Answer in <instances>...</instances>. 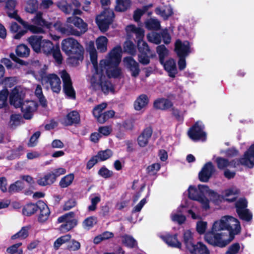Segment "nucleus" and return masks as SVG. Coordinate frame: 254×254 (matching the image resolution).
Wrapping results in <instances>:
<instances>
[{
    "instance_id": "obj_59",
    "label": "nucleus",
    "mask_w": 254,
    "mask_h": 254,
    "mask_svg": "<svg viewBox=\"0 0 254 254\" xmlns=\"http://www.w3.org/2000/svg\"><path fill=\"white\" fill-rule=\"evenodd\" d=\"M66 249L69 251H77L80 249V243L75 239H71L68 242Z\"/></svg>"
},
{
    "instance_id": "obj_58",
    "label": "nucleus",
    "mask_w": 254,
    "mask_h": 254,
    "mask_svg": "<svg viewBox=\"0 0 254 254\" xmlns=\"http://www.w3.org/2000/svg\"><path fill=\"white\" fill-rule=\"evenodd\" d=\"M199 194L198 190L192 186H190L188 189V197L190 199L196 200L199 196Z\"/></svg>"
},
{
    "instance_id": "obj_32",
    "label": "nucleus",
    "mask_w": 254,
    "mask_h": 254,
    "mask_svg": "<svg viewBox=\"0 0 254 254\" xmlns=\"http://www.w3.org/2000/svg\"><path fill=\"white\" fill-rule=\"evenodd\" d=\"M56 181L55 177L51 172L47 173L43 177L40 178L37 181V183L41 186L51 185Z\"/></svg>"
},
{
    "instance_id": "obj_30",
    "label": "nucleus",
    "mask_w": 254,
    "mask_h": 254,
    "mask_svg": "<svg viewBox=\"0 0 254 254\" xmlns=\"http://www.w3.org/2000/svg\"><path fill=\"white\" fill-rule=\"evenodd\" d=\"M164 67L169 72V75L171 77H175L177 73L176 64L173 59H169L164 63Z\"/></svg>"
},
{
    "instance_id": "obj_40",
    "label": "nucleus",
    "mask_w": 254,
    "mask_h": 254,
    "mask_svg": "<svg viewBox=\"0 0 254 254\" xmlns=\"http://www.w3.org/2000/svg\"><path fill=\"white\" fill-rule=\"evenodd\" d=\"M74 178V175L72 173L69 174L63 177L59 185L62 188H65L69 186L72 183Z\"/></svg>"
},
{
    "instance_id": "obj_12",
    "label": "nucleus",
    "mask_w": 254,
    "mask_h": 254,
    "mask_svg": "<svg viewBox=\"0 0 254 254\" xmlns=\"http://www.w3.org/2000/svg\"><path fill=\"white\" fill-rule=\"evenodd\" d=\"M175 51L178 57H187L190 53V44L188 41L183 42L180 39L176 40L175 44Z\"/></svg>"
},
{
    "instance_id": "obj_15",
    "label": "nucleus",
    "mask_w": 254,
    "mask_h": 254,
    "mask_svg": "<svg viewBox=\"0 0 254 254\" xmlns=\"http://www.w3.org/2000/svg\"><path fill=\"white\" fill-rule=\"evenodd\" d=\"M24 30H21L17 34H15L13 38L15 39H20L24 35H25L28 30H29L33 33H42L44 32L42 28L37 26L29 24L27 22L25 21L23 24Z\"/></svg>"
},
{
    "instance_id": "obj_54",
    "label": "nucleus",
    "mask_w": 254,
    "mask_h": 254,
    "mask_svg": "<svg viewBox=\"0 0 254 254\" xmlns=\"http://www.w3.org/2000/svg\"><path fill=\"white\" fill-rule=\"evenodd\" d=\"M236 212L238 214L239 218L243 220L249 222L252 219V213L248 209L241 211L238 210V211Z\"/></svg>"
},
{
    "instance_id": "obj_56",
    "label": "nucleus",
    "mask_w": 254,
    "mask_h": 254,
    "mask_svg": "<svg viewBox=\"0 0 254 254\" xmlns=\"http://www.w3.org/2000/svg\"><path fill=\"white\" fill-rule=\"evenodd\" d=\"M148 41L157 45L159 44L161 42V36L159 33L153 32L149 33L147 35Z\"/></svg>"
},
{
    "instance_id": "obj_28",
    "label": "nucleus",
    "mask_w": 254,
    "mask_h": 254,
    "mask_svg": "<svg viewBox=\"0 0 254 254\" xmlns=\"http://www.w3.org/2000/svg\"><path fill=\"white\" fill-rule=\"evenodd\" d=\"M183 242L186 249L189 251L194 245L193 234L190 230L184 231Z\"/></svg>"
},
{
    "instance_id": "obj_27",
    "label": "nucleus",
    "mask_w": 254,
    "mask_h": 254,
    "mask_svg": "<svg viewBox=\"0 0 254 254\" xmlns=\"http://www.w3.org/2000/svg\"><path fill=\"white\" fill-rule=\"evenodd\" d=\"M191 254H209L210 252L206 246L200 242L194 244L189 251Z\"/></svg>"
},
{
    "instance_id": "obj_57",
    "label": "nucleus",
    "mask_w": 254,
    "mask_h": 254,
    "mask_svg": "<svg viewBox=\"0 0 254 254\" xmlns=\"http://www.w3.org/2000/svg\"><path fill=\"white\" fill-rule=\"evenodd\" d=\"M98 174L104 179H108L113 176V172L109 170L105 166H103L98 170Z\"/></svg>"
},
{
    "instance_id": "obj_16",
    "label": "nucleus",
    "mask_w": 254,
    "mask_h": 254,
    "mask_svg": "<svg viewBox=\"0 0 254 254\" xmlns=\"http://www.w3.org/2000/svg\"><path fill=\"white\" fill-rule=\"evenodd\" d=\"M124 62L126 63L127 67L131 72V75L132 77H137L140 71L138 63L132 57L125 58Z\"/></svg>"
},
{
    "instance_id": "obj_6",
    "label": "nucleus",
    "mask_w": 254,
    "mask_h": 254,
    "mask_svg": "<svg viewBox=\"0 0 254 254\" xmlns=\"http://www.w3.org/2000/svg\"><path fill=\"white\" fill-rule=\"evenodd\" d=\"M105 78L104 69L100 70L98 74H94L91 81L93 89L95 90L101 89L106 95H107L109 92H114V87L111 82L108 80H104Z\"/></svg>"
},
{
    "instance_id": "obj_5",
    "label": "nucleus",
    "mask_w": 254,
    "mask_h": 254,
    "mask_svg": "<svg viewBox=\"0 0 254 254\" xmlns=\"http://www.w3.org/2000/svg\"><path fill=\"white\" fill-rule=\"evenodd\" d=\"M218 221L219 230H227L229 232V238L232 241L236 235L241 232V225L239 220L231 216H225Z\"/></svg>"
},
{
    "instance_id": "obj_1",
    "label": "nucleus",
    "mask_w": 254,
    "mask_h": 254,
    "mask_svg": "<svg viewBox=\"0 0 254 254\" xmlns=\"http://www.w3.org/2000/svg\"><path fill=\"white\" fill-rule=\"evenodd\" d=\"M122 49L118 45L114 47L109 53V58L100 62V69H106L109 78H119L122 73V69L118 66L121 61Z\"/></svg>"
},
{
    "instance_id": "obj_17",
    "label": "nucleus",
    "mask_w": 254,
    "mask_h": 254,
    "mask_svg": "<svg viewBox=\"0 0 254 254\" xmlns=\"http://www.w3.org/2000/svg\"><path fill=\"white\" fill-rule=\"evenodd\" d=\"M21 108L23 117L26 120H30L33 117V112L36 109V104L32 101H27L22 103Z\"/></svg>"
},
{
    "instance_id": "obj_4",
    "label": "nucleus",
    "mask_w": 254,
    "mask_h": 254,
    "mask_svg": "<svg viewBox=\"0 0 254 254\" xmlns=\"http://www.w3.org/2000/svg\"><path fill=\"white\" fill-rule=\"evenodd\" d=\"M218 221H215L212 225L210 230L207 231L204 235L205 241L209 244L219 248H224L231 241L230 239H223L225 236H227V234L224 233H218V232L222 230L219 229V225H218Z\"/></svg>"
},
{
    "instance_id": "obj_33",
    "label": "nucleus",
    "mask_w": 254,
    "mask_h": 254,
    "mask_svg": "<svg viewBox=\"0 0 254 254\" xmlns=\"http://www.w3.org/2000/svg\"><path fill=\"white\" fill-rule=\"evenodd\" d=\"M30 50L25 44H22L18 45L15 49L16 56L21 58H27L30 55Z\"/></svg>"
},
{
    "instance_id": "obj_46",
    "label": "nucleus",
    "mask_w": 254,
    "mask_h": 254,
    "mask_svg": "<svg viewBox=\"0 0 254 254\" xmlns=\"http://www.w3.org/2000/svg\"><path fill=\"white\" fill-rule=\"evenodd\" d=\"M156 52L159 56V61L163 64L165 58L168 54V50L164 45H159L156 48Z\"/></svg>"
},
{
    "instance_id": "obj_34",
    "label": "nucleus",
    "mask_w": 254,
    "mask_h": 254,
    "mask_svg": "<svg viewBox=\"0 0 254 254\" xmlns=\"http://www.w3.org/2000/svg\"><path fill=\"white\" fill-rule=\"evenodd\" d=\"M156 11L165 20L168 19L173 14V9L170 5H166L162 8L157 7Z\"/></svg>"
},
{
    "instance_id": "obj_62",
    "label": "nucleus",
    "mask_w": 254,
    "mask_h": 254,
    "mask_svg": "<svg viewBox=\"0 0 254 254\" xmlns=\"http://www.w3.org/2000/svg\"><path fill=\"white\" fill-rule=\"evenodd\" d=\"M196 200L201 203L202 207L205 210L209 209V200L204 194H200Z\"/></svg>"
},
{
    "instance_id": "obj_26",
    "label": "nucleus",
    "mask_w": 254,
    "mask_h": 254,
    "mask_svg": "<svg viewBox=\"0 0 254 254\" xmlns=\"http://www.w3.org/2000/svg\"><path fill=\"white\" fill-rule=\"evenodd\" d=\"M149 102L148 96L144 94L139 95L133 103L134 108L136 111H140L147 106Z\"/></svg>"
},
{
    "instance_id": "obj_38",
    "label": "nucleus",
    "mask_w": 254,
    "mask_h": 254,
    "mask_svg": "<svg viewBox=\"0 0 254 254\" xmlns=\"http://www.w3.org/2000/svg\"><path fill=\"white\" fill-rule=\"evenodd\" d=\"M29 226L22 227L21 230L11 237V240L19 239L24 240L28 237L29 235Z\"/></svg>"
},
{
    "instance_id": "obj_43",
    "label": "nucleus",
    "mask_w": 254,
    "mask_h": 254,
    "mask_svg": "<svg viewBox=\"0 0 254 254\" xmlns=\"http://www.w3.org/2000/svg\"><path fill=\"white\" fill-rule=\"evenodd\" d=\"M24 188V183L22 181H17L9 186L8 191L9 193L18 192L22 190Z\"/></svg>"
},
{
    "instance_id": "obj_35",
    "label": "nucleus",
    "mask_w": 254,
    "mask_h": 254,
    "mask_svg": "<svg viewBox=\"0 0 254 254\" xmlns=\"http://www.w3.org/2000/svg\"><path fill=\"white\" fill-rule=\"evenodd\" d=\"M54 46L53 43L50 40H43L40 47V53H43L47 56L51 55Z\"/></svg>"
},
{
    "instance_id": "obj_64",
    "label": "nucleus",
    "mask_w": 254,
    "mask_h": 254,
    "mask_svg": "<svg viewBox=\"0 0 254 254\" xmlns=\"http://www.w3.org/2000/svg\"><path fill=\"white\" fill-rule=\"evenodd\" d=\"M240 249L239 243H235L231 245L226 252V254H237Z\"/></svg>"
},
{
    "instance_id": "obj_50",
    "label": "nucleus",
    "mask_w": 254,
    "mask_h": 254,
    "mask_svg": "<svg viewBox=\"0 0 254 254\" xmlns=\"http://www.w3.org/2000/svg\"><path fill=\"white\" fill-rule=\"evenodd\" d=\"M122 242L126 246L130 248H135L137 245L136 241L132 237L128 235L124 236Z\"/></svg>"
},
{
    "instance_id": "obj_41",
    "label": "nucleus",
    "mask_w": 254,
    "mask_h": 254,
    "mask_svg": "<svg viewBox=\"0 0 254 254\" xmlns=\"http://www.w3.org/2000/svg\"><path fill=\"white\" fill-rule=\"evenodd\" d=\"M9 92L7 88L5 87L0 91V109L6 107L7 104V98Z\"/></svg>"
},
{
    "instance_id": "obj_55",
    "label": "nucleus",
    "mask_w": 254,
    "mask_h": 254,
    "mask_svg": "<svg viewBox=\"0 0 254 254\" xmlns=\"http://www.w3.org/2000/svg\"><path fill=\"white\" fill-rule=\"evenodd\" d=\"M51 55H52L53 58L58 63L60 64L62 63L63 58L59 45L54 46L53 50L51 51Z\"/></svg>"
},
{
    "instance_id": "obj_53",
    "label": "nucleus",
    "mask_w": 254,
    "mask_h": 254,
    "mask_svg": "<svg viewBox=\"0 0 254 254\" xmlns=\"http://www.w3.org/2000/svg\"><path fill=\"white\" fill-rule=\"evenodd\" d=\"M63 223L59 228L60 230L63 233L67 232L74 227L78 223V221H72V222H62Z\"/></svg>"
},
{
    "instance_id": "obj_52",
    "label": "nucleus",
    "mask_w": 254,
    "mask_h": 254,
    "mask_svg": "<svg viewBox=\"0 0 254 254\" xmlns=\"http://www.w3.org/2000/svg\"><path fill=\"white\" fill-rule=\"evenodd\" d=\"M59 8L66 14H70L73 12L74 8L72 4L68 3L66 1L60 2L58 4Z\"/></svg>"
},
{
    "instance_id": "obj_23",
    "label": "nucleus",
    "mask_w": 254,
    "mask_h": 254,
    "mask_svg": "<svg viewBox=\"0 0 254 254\" xmlns=\"http://www.w3.org/2000/svg\"><path fill=\"white\" fill-rule=\"evenodd\" d=\"M173 106V103L168 99L160 98L153 102V107L157 110H167Z\"/></svg>"
},
{
    "instance_id": "obj_3",
    "label": "nucleus",
    "mask_w": 254,
    "mask_h": 254,
    "mask_svg": "<svg viewBox=\"0 0 254 254\" xmlns=\"http://www.w3.org/2000/svg\"><path fill=\"white\" fill-rule=\"evenodd\" d=\"M62 50L69 56L71 64H78L84 58V49L78 41L72 38L64 39L62 42Z\"/></svg>"
},
{
    "instance_id": "obj_8",
    "label": "nucleus",
    "mask_w": 254,
    "mask_h": 254,
    "mask_svg": "<svg viewBox=\"0 0 254 254\" xmlns=\"http://www.w3.org/2000/svg\"><path fill=\"white\" fill-rule=\"evenodd\" d=\"M115 17L114 11L110 9H105L96 18V22L99 29L103 32L107 31Z\"/></svg>"
},
{
    "instance_id": "obj_63",
    "label": "nucleus",
    "mask_w": 254,
    "mask_h": 254,
    "mask_svg": "<svg viewBox=\"0 0 254 254\" xmlns=\"http://www.w3.org/2000/svg\"><path fill=\"white\" fill-rule=\"evenodd\" d=\"M101 201V197L99 195L95 196L91 198V204L88 207L89 211H94L97 209V205Z\"/></svg>"
},
{
    "instance_id": "obj_31",
    "label": "nucleus",
    "mask_w": 254,
    "mask_h": 254,
    "mask_svg": "<svg viewBox=\"0 0 254 254\" xmlns=\"http://www.w3.org/2000/svg\"><path fill=\"white\" fill-rule=\"evenodd\" d=\"M115 10L118 12H124L128 9L131 4L130 0H116Z\"/></svg>"
},
{
    "instance_id": "obj_18",
    "label": "nucleus",
    "mask_w": 254,
    "mask_h": 254,
    "mask_svg": "<svg viewBox=\"0 0 254 254\" xmlns=\"http://www.w3.org/2000/svg\"><path fill=\"white\" fill-rule=\"evenodd\" d=\"M45 83H49L53 92L60 93L61 90V81L59 77L55 73L48 74Z\"/></svg>"
},
{
    "instance_id": "obj_9",
    "label": "nucleus",
    "mask_w": 254,
    "mask_h": 254,
    "mask_svg": "<svg viewBox=\"0 0 254 254\" xmlns=\"http://www.w3.org/2000/svg\"><path fill=\"white\" fill-rule=\"evenodd\" d=\"M138 50V60L142 65H147L150 63V59L153 58L155 54L153 53L147 43L145 41H140L137 43Z\"/></svg>"
},
{
    "instance_id": "obj_61",
    "label": "nucleus",
    "mask_w": 254,
    "mask_h": 254,
    "mask_svg": "<svg viewBox=\"0 0 254 254\" xmlns=\"http://www.w3.org/2000/svg\"><path fill=\"white\" fill-rule=\"evenodd\" d=\"M22 245V243H17L8 247L6 249V252L11 254H19L20 251H23L19 248Z\"/></svg>"
},
{
    "instance_id": "obj_19",
    "label": "nucleus",
    "mask_w": 254,
    "mask_h": 254,
    "mask_svg": "<svg viewBox=\"0 0 254 254\" xmlns=\"http://www.w3.org/2000/svg\"><path fill=\"white\" fill-rule=\"evenodd\" d=\"M80 121V117L78 112L76 111H72L64 118L62 124L64 126H70L79 124Z\"/></svg>"
},
{
    "instance_id": "obj_21",
    "label": "nucleus",
    "mask_w": 254,
    "mask_h": 254,
    "mask_svg": "<svg viewBox=\"0 0 254 254\" xmlns=\"http://www.w3.org/2000/svg\"><path fill=\"white\" fill-rule=\"evenodd\" d=\"M43 41L42 36L32 35L27 39V41L32 50L38 54L40 53V47Z\"/></svg>"
},
{
    "instance_id": "obj_14",
    "label": "nucleus",
    "mask_w": 254,
    "mask_h": 254,
    "mask_svg": "<svg viewBox=\"0 0 254 254\" xmlns=\"http://www.w3.org/2000/svg\"><path fill=\"white\" fill-rule=\"evenodd\" d=\"M159 237L168 246L181 249L182 245L178 239V234L176 233L172 235L170 233H166L165 235H160Z\"/></svg>"
},
{
    "instance_id": "obj_29",
    "label": "nucleus",
    "mask_w": 254,
    "mask_h": 254,
    "mask_svg": "<svg viewBox=\"0 0 254 254\" xmlns=\"http://www.w3.org/2000/svg\"><path fill=\"white\" fill-rule=\"evenodd\" d=\"M38 201L36 203H28L22 208V214L26 216H30L35 214L38 210Z\"/></svg>"
},
{
    "instance_id": "obj_47",
    "label": "nucleus",
    "mask_w": 254,
    "mask_h": 254,
    "mask_svg": "<svg viewBox=\"0 0 254 254\" xmlns=\"http://www.w3.org/2000/svg\"><path fill=\"white\" fill-rule=\"evenodd\" d=\"M124 51L132 56L136 54V48L135 45L131 41H127L125 42L123 45Z\"/></svg>"
},
{
    "instance_id": "obj_2",
    "label": "nucleus",
    "mask_w": 254,
    "mask_h": 254,
    "mask_svg": "<svg viewBox=\"0 0 254 254\" xmlns=\"http://www.w3.org/2000/svg\"><path fill=\"white\" fill-rule=\"evenodd\" d=\"M66 22L68 23L73 24L79 30L74 29L72 26L68 24H63L59 20L55 22L54 25L55 30L62 34L73 35L77 36H80L87 31V24L79 17H69L67 18Z\"/></svg>"
},
{
    "instance_id": "obj_49",
    "label": "nucleus",
    "mask_w": 254,
    "mask_h": 254,
    "mask_svg": "<svg viewBox=\"0 0 254 254\" xmlns=\"http://www.w3.org/2000/svg\"><path fill=\"white\" fill-rule=\"evenodd\" d=\"M97 223V218L92 216L86 218L82 223L83 227L85 229H90Z\"/></svg>"
},
{
    "instance_id": "obj_37",
    "label": "nucleus",
    "mask_w": 254,
    "mask_h": 254,
    "mask_svg": "<svg viewBox=\"0 0 254 254\" xmlns=\"http://www.w3.org/2000/svg\"><path fill=\"white\" fill-rule=\"evenodd\" d=\"M108 42V39L104 36H101L97 39V48L100 52L104 53L107 51Z\"/></svg>"
},
{
    "instance_id": "obj_24",
    "label": "nucleus",
    "mask_w": 254,
    "mask_h": 254,
    "mask_svg": "<svg viewBox=\"0 0 254 254\" xmlns=\"http://www.w3.org/2000/svg\"><path fill=\"white\" fill-rule=\"evenodd\" d=\"M9 101L11 105H13L16 108H19L23 102L19 90L14 87L11 91L9 95Z\"/></svg>"
},
{
    "instance_id": "obj_25",
    "label": "nucleus",
    "mask_w": 254,
    "mask_h": 254,
    "mask_svg": "<svg viewBox=\"0 0 254 254\" xmlns=\"http://www.w3.org/2000/svg\"><path fill=\"white\" fill-rule=\"evenodd\" d=\"M43 13L41 12H38L36 13L34 18V23L37 25L46 28L50 30H52V28L55 29V23L46 21L43 18Z\"/></svg>"
},
{
    "instance_id": "obj_39",
    "label": "nucleus",
    "mask_w": 254,
    "mask_h": 254,
    "mask_svg": "<svg viewBox=\"0 0 254 254\" xmlns=\"http://www.w3.org/2000/svg\"><path fill=\"white\" fill-rule=\"evenodd\" d=\"M198 189L199 194H204L205 195V194L208 193L209 196L213 198H216L218 196L217 193L213 190H210L209 187L207 185H198Z\"/></svg>"
},
{
    "instance_id": "obj_7",
    "label": "nucleus",
    "mask_w": 254,
    "mask_h": 254,
    "mask_svg": "<svg viewBox=\"0 0 254 254\" xmlns=\"http://www.w3.org/2000/svg\"><path fill=\"white\" fill-rule=\"evenodd\" d=\"M230 164L234 167L242 165L249 168H253L254 167V143L249 147L243 157L232 160L230 162Z\"/></svg>"
},
{
    "instance_id": "obj_44",
    "label": "nucleus",
    "mask_w": 254,
    "mask_h": 254,
    "mask_svg": "<svg viewBox=\"0 0 254 254\" xmlns=\"http://www.w3.org/2000/svg\"><path fill=\"white\" fill-rule=\"evenodd\" d=\"M145 23L146 28L148 30H158L161 27L160 23L157 19L150 18Z\"/></svg>"
},
{
    "instance_id": "obj_10",
    "label": "nucleus",
    "mask_w": 254,
    "mask_h": 254,
    "mask_svg": "<svg viewBox=\"0 0 254 254\" xmlns=\"http://www.w3.org/2000/svg\"><path fill=\"white\" fill-rule=\"evenodd\" d=\"M61 77L63 82V92L68 98L75 100L76 99V92L73 88L72 81L69 74L65 70H63L61 73Z\"/></svg>"
},
{
    "instance_id": "obj_36",
    "label": "nucleus",
    "mask_w": 254,
    "mask_h": 254,
    "mask_svg": "<svg viewBox=\"0 0 254 254\" xmlns=\"http://www.w3.org/2000/svg\"><path fill=\"white\" fill-rule=\"evenodd\" d=\"M114 115L115 112L113 110H109L101 114H98L94 117L99 123L104 124L110 118L114 117Z\"/></svg>"
},
{
    "instance_id": "obj_22",
    "label": "nucleus",
    "mask_w": 254,
    "mask_h": 254,
    "mask_svg": "<svg viewBox=\"0 0 254 254\" xmlns=\"http://www.w3.org/2000/svg\"><path fill=\"white\" fill-rule=\"evenodd\" d=\"M38 210H40L38 221L40 222H44L48 219L50 211L47 205L43 201L38 200Z\"/></svg>"
},
{
    "instance_id": "obj_60",
    "label": "nucleus",
    "mask_w": 254,
    "mask_h": 254,
    "mask_svg": "<svg viewBox=\"0 0 254 254\" xmlns=\"http://www.w3.org/2000/svg\"><path fill=\"white\" fill-rule=\"evenodd\" d=\"M216 162L217 163V167L220 170L224 169L225 168L230 165V162L228 159L218 157L216 159Z\"/></svg>"
},
{
    "instance_id": "obj_13",
    "label": "nucleus",
    "mask_w": 254,
    "mask_h": 254,
    "mask_svg": "<svg viewBox=\"0 0 254 254\" xmlns=\"http://www.w3.org/2000/svg\"><path fill=\"white\" fill-rule=\"evenodd\" d=\"M215 171V167L212 163L207 162L198 174L199 181L201 182H208Z\"/></svg>"
},
{
    "instance_id": "obj_45",
    "label": "nucleus",
    "mask_w": 254,
    "mask_h": 254,
    "mask_svg": "<svg viewBox=\"0 0 254 254\" xmlns=\"http://www.w3.org/2000/svg\"><path fill=\"white\" fill-rule=\"evenodd\" d=\"M71 236L70 234H66L58 238L54 242V247L55 250H58L63 244L71 240Z\"/></svg>"
},
{
    "instance_id": "obj_42",
    "label": "nucleus",
    "mask_w": 254,
    "mask_h": 254,
    "mask_svg": "<svg viewBox=\"0 0 254 254\" xmlns=\"http://www.w3.org/2000/svg\"><path fill=\"white\" fill-rule=\"evenodd\" d=\"M77 221V220L75 218V213L72 211L65 213L58 218V222L59 223L72 222V221Z\"/></svg>"
},
{
    "instance_id": "obj_11",
    "label": "nucleus",
    "mask_w": 254,
    "mask_h": 254,
    "mask_svg": "<svg viewBox=\"0 0 254 254\" xmlns=\"http://www.w3.org/2000/svg\"><path fill=\"white\" fill-rule=\"evenodd\" d=\"M204 126L201 125L198 122H196L188 131V135L194 141H205L206 139V133L203 131Z\"/></svg>"
},
{
    "instance_id": "obj_20",
    "label": "nucleus",
    "mask_w": 254,
    "mask_h": 254,
    "mask_svg": "<svg viewBox=\"0 0 254 254\" xmlns=\"http://www.w3.org/2000/svg\"><path fill=\"white\" fill-rule=\"evenodd\" d=\"M153 133V129L151 127L145 128L137 137L138 145L141 147H145L148 143L149 139Z\"/></svg>"
},
{
    "instance_id": "obj_51",
    "label": "nucleus",
    "mask_w": 254,
    "mask_h": 254,
    "mask_svg": "<svg viewBox=\"0 0 254 254\" xmlns=\"http://www.w3.org/2000/svg\"><path fill=\"white\" fill-rule=\"evenodd\" d=\"M148 5L143 6L142 8H137L133 12V18L135 22L140 21L141 17L148 10Z\"/></svg>"
},
{
    "instance_id": "obj_48",
    "label": "nucleus",
    "mask_w": 254,
    "mask_h": 254,
    "mask_svg": "<svg viewBox=\"0 0 254 254\" xmlns=\"http://www.w3.org/2000/svg\"><path fill=\"white\" fill-rule=\"evenodd\" d=\"M113 154V152L111 149H107L98 151L96 155L100 161H104L111 157Z\"/></svg>"
}]
</instances>
